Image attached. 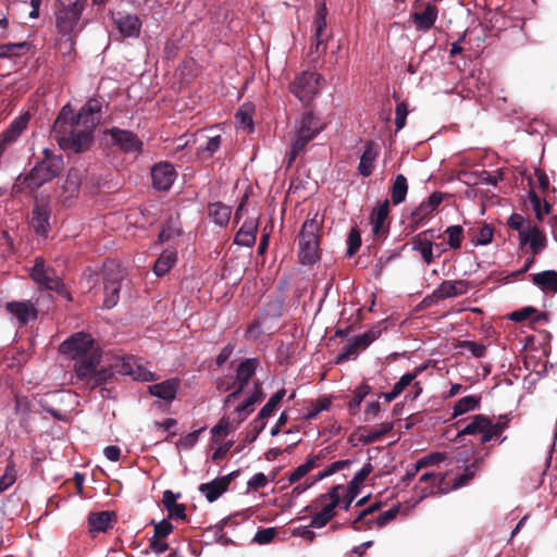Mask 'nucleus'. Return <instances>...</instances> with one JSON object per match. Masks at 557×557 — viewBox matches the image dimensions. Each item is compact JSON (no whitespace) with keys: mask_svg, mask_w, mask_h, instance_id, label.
<instances>
[{"mask_svg":"<svg viewBox=\"0 0 557 557\" xmlns=\"http://www.w3.org/2000/svg\"><path fill=\"white\" fill-rule=\"evenodd\" d=\"M52 132L59 146L63 150L74 153L88 150L94 139L91 133L75 126L74 112L70 104H65L59 112L53 123Z\"/></svg>","mask_w":557,"mask_h":557,"instance_id":"f257e3e1","label":"nucleus"},{"mask_svg":"<svg viewBox=\"0 0 557 557\" xmlns=\"http://www.w3.org/2000/svg\"><path fill=\"white\" fill-rule=\"evenodd\" d=\"M87 0H55L54 18L57 32L66 36L70 49L74 46V37L83 29L82 15Z\"/></svg>","mask_w":557,"mask_h":557,"instance_id":"f03ea898","label":"nucleus"},{"mask_svg":"<svg viewBox=\"0 0 557 557\" xmlns=\"http://www.w3.org/2000/svg\"><path fill=\"white\" fill-rule=\"evenodd\" d=\"M44 158L24 176L17 177V184L28 189H36L59 176L64 169L62 154H54L50 149L42 150Z\"/></svg>","mask_w":557,"mask_h":557,"instance_id":"7ed1b4c3","label":"nucleus"},{"mask_svg":"<svg viewBox=\"0 0 557 557\" xmlns=\"http://www.w3.org/2000/svg\"><path fill=\"white\" fill-rule=\"evenodd\" d=\"M324 222V215L319 211L310 219H307L298 235L299 260L302 264H313L320 258L319 237Z\"/></svg>","mask_w":557,"mask_h":557,"instance_id":"20e7f679","label":"nucleus"},{"mask_svg":"<svg viewBox=\"0 0 557 557\" xmlns=\"http://www.w3.org/2000/svg\"><path fill=\"white\" fill-rule=\"evenodd\" d=\"M509 421L510 418L507 414L499 416L495 422L485 414H474L471 417L470 422L458 431L457 438L465 435H481L480 444L485 445L492 440L499 437L508 429Z\"/></svg>","mask_w":557,"mask_h":557,"instance_id":"39448f33","label":"nucleus"},{"mask_svg":"<svg viewBox=\"0 0 557 557\" xmlns=\"http://www.w3.org/2000/svg\"><path fill=\"white\" fill-rule=\"evenodd\" d=\"M101 354L99 350L90 351L88 356L79 358L74 366L77 380L84 382L91 389L110 380V371H108L107 367L98 369Z\"/></svg>","mask_w":557,"mask_h":557,"instance_id":"423d86ee","label":"nucleus"},{"mask_svg":"<svg viewBox=\"0 0 557 557\" xmlns=\"http://www.w3.org/2000/svg\"><path fill=\"white\" fill-rule=\"evenodd\" d=\"M327 9L324 2L320 3L315 11L314 21L312 23V39L309 52L307 54L308 62L317 66L321 58L327 49V40L330 35L326 32Z\"/></svg>","mask_w":557,"mask_h":557,"instance_id":"0eeeda50","label":"nucleus"},{"mask_svg":"<svg viewBox=\"0 0 557 557\" xmlns=\"http://www.w3.org/2000/svg\"><path fill=\"white\" fill-rule=\"evenodd\" d=\"M32 280L49 290H53L59 295L72 300V297L66 289L62 280L55 275V271L51 267H46L45 260L41 257L35 259L34 265L29 273Z\"/></svg>","mask_w":557,"mask_h":557,"instance_id":"6e6552de","label":"nucleus"},{"mask_svg":"<svg viewBox=\"0 0 557 557\" xmlns=\"http://www.w3.org/2000/svg\"><path fill=\"white\" fill-rule=\"evenodd\" d=\"M123 272L114 261H107L103 264V307L112 309L120 300V292L123 281Z\"/></svg>","mask_w":557,"mask_h":557,"instance_id":"1a4fd4ad","label":"nucleus"},{"mask_svg":"<svg viewBox=\"0 0 557 557\" xmlns=\"http://www.w3.org/2000/svg\"><path fill=\"white\" fill-rule=\"evenodd\" d=\"M323 77L317 72H302L289 85V90L302 103H309L321 89Z\"/></svg>","mask_w":557,"mask_h":557,"instance_id":"9d476101","label":"nucleus"},{"mask_svg":"<svg viewBox=\"0 0 557 557\" xmlns=\"http://www.w3.org/2000/svg\"><path fill=\"white\" fill-rule=\"evenodd\" d=\"M94 345L95 342L90 334L77 332L62 342L59 350L71 359H79L88 356L90 351H98Z\"/></svg>","mask_w":557,"mask_h":557,"instance_id":"9b49d317","label":"nucleus"},{"mask_svg":"<svg viewBox=\"0 0 557 557\" xmlns=\"http://www.w3.org/2000/svg\"><path fill=\"white\" fill-rule=\"evenodd\" d=\"M107 369L110 371V379L117 374L129 375L138 381H149L151 377V373L145 367L137 364L133 357H115Z\"/></svg>","mask_w":557,"mask_h":557,"instance_id":"f8f14e48","label":"nucleus"},{"mask_svg":"<svg viewBox=\"0 0 557 557\" xmlns=\"http://www.w3.org/2000/svg\"><path fill=\"white\" fill-rule=\"evenodd\" d=\"M324 128L325 123L312 111H308L301 115L294 139L307 146Z\"/></svg>","mask_w":557,"mask_h":557,"instance_id":"ddd939ff","label":"nucleus"},{"mask_svg":"<svg viewBox=\"0 0 557 557\" xmlns=\"http://www.w3.org/2000/svg\"><path fill=\"white\" fill-rule=\"evenodd\" d=\"M152 187L156 190H169L177 177L174 165L168 161L156 163L151 170Z\"/></svg>","mask_w":557,"mask_h":557,"instance_id":"4468645a","label":"nucleus"},{"mask_svg":"<svg viewBox=\"0 0 557 557\" xmlns=\"http://www.w3.org/2000/svg\"><path fill=\"white\" fill-rule=\"evenodd\" d=\"M112 144L125 153H140L143 150V141L138 136L126 129L113 127L108 131Z\"/></svg>","mask_w":557,"mask_h":557,"instance_id":"2eb2a0df","label":"nucleus"},{"mask_svg":"<svg viewBox=\"0 0 557 557\" xmlns=\"http://www.w3.org/2000/svg\"><path fill=\"white\" fill-rule=\"evenodd\" d=\"M238 471H233L232 473L216 478L208 483H202L199 485V492L205 495L209 503L215 502L222 494H224L233 481L235 476H237Z\"/></svg>","mask_w":557,"mask_h":557,"instance_id":"dca6fc26","label":"nucleus"},{"mask_svg":"<svg viewBox=\"0 0 557 557\" xmlns=\"http://www.w3.org/2000/svg\"><path fill=\"white\" fill-rule=\"evenodd\" d=\"M469 282L465 280L443 281L437 288H435L430 298L438 301L447 298L458 297L465 295L469 290Z\"/></svg>","mask_w":557,"mask_h":557,"instance_id":"f3484780","label":"nucleus"},{"mask_svg":"<svg viewBox=\"0 0 557 557\" xmlns=\"http://www.w3.org/2000/svg\"><path fill=\"white\" fill-rule=\"evenodd\" d=\"M112 20L123 37L136 38L139 36L141 22L137 15L117 12L116 14H112Z\"/></svg>","mask_w":557,"mask_h":557,"instance_id":"a211bd4d","label":"nucleus"},{"mask_svg":"<svg viewBox=\"0 0 557 557\" xmlns=\"http://www.w3.org/2000/svg\"><path fill=\"white\" fill-rule=\"evenodd\" d=\"M372 470L373 467L370 462L364 463L363 467L355 474L352 480L349 482L347 492L343 497L344 510H349L351 503L360 492L361 484L367 480Z\"/></svg>","mask_w":557,"mask_h":557,"instance_id":"6ab92c4d","label":"nucleus"},{"mask_svg":"<svg viewBox=\"0 0 557 557\" xmlns=\"http://www.w3.org/2000/svg\"><path fill=\"white\" fill-rule=\"evenodd\" d=\"M432 237V231L428 230L412 239V249L420 253L426 264H431L435 259Z\"/></svg>","mask_w":557,"mask_h":557,"instance_id":"aec40b11","label":"nucleus"},{"mask_svg":"<svg viewBox=\"0 0 557 557\" xmlns=\"http://www.w3.org/2000/svg\"><path fill=\"white\" fill-rule=\"evenodd\" d=\"M438 9L434 3L429 2L422 12H414L411 14V18L418 30H430L437 18Z\"/></svg>","mask_w":557,"mask_h":557,"instance_id":"412c9836","label":"nucleus"},{"mask_svg":"<svg viewBox=\"0 0 557 557\" xmlns=\"http://www.w3.org/2000/svg\"><path fill=\"white\" fill-rule=\"evenodd\" d=\"M178 386V379H170L161 383L150 385L149 392L152 396H156L166 401H171L175 398Z\"/></svg>","mask_w":557,"mask_h":557,"instance_id":"4be33fe9","label":"nucleus"},{"mask_svg":"<svg viewBox=\"0 0 557 557\" xmlns=\"http://www.w3.org/2000/svg\"><path fill=\"white\" fill-rule=\"evenodd\" d=\"M180 494H174L172 491L166 490L163 492L162 503L168 511L170 519L187 520L186 507L184 504L176 503Z\"/></svg>","mask_w":557,"mask_h":557,"instance_id":"5701e85b","label":"nucleus"},{"mask_svg":"<svg viewBox=\"0 0 557 557\" xmlns=\"http://www.w3.org/2000/svg\"><path fill=\"white\" fill-rule=\"evenodd\" d=\"M253 393L236 408V412L238 413V424L242 423L247 418L249 412L253 411V406L264 398L261 382L256 381L253 383Z\"/></svg>","mask_w":557,"mask_h":557,"instance_id":"b1692460","label":"nucleus"},{"mask_svg":"<svg viewBox=\"0 0 557 557\" xmlns=\"http://www.w3.org/2000/svg\"><path fill=\"white\" fill-rule=\"evenodd\" d=\"M5 309L8 312L17 318L21 324H26L30 315L33 319L37 318V311L29 301H11L7 302Z\"/></svg>","mask_w":557,"mask_h":557,"instance_id":"393cba45","label":"nucleus"},{"mask_svg":"<svg viewBox=\"0 0 557 557\" xmlns=\"http://www.w3.org/2000/svg\"><path fill=\"white\" fill-rule=\"evenodd\" d=\"M520 243L521 245L529 243L533 253L536 255L544 249L546 238L537 226H532L528 231H520Z\"/></svg>","mask_w":557,"mask_h":557,"instance_id":"a878e982","label":"nucleus"},{"mask_svg":"<svg viewBox=\"0 0 557 557\" xmlns=\"http://www.w3.org/2000/svg\"><path fill=\"white\" fill-rule=\"evenodd\" d=\"M377 157V151L375 150L374 143L368 141L364 146V151L360 157V162L358 165V172L360 175L368 177L372 174L374 169V161Z\"/></svg>","mask_w":557,"mask_h":557,"instance_id":"bb28decb","label":"nucleus"},{"mask_svg":"<svg viewBox=\"0 0 557 557\" xmlns=\"http://www.w3.org/2000/svg\"><path fill=\"white\" fill-rule=\"evenodd\" d=\"M61 400L62 393L55 391L42 395L39 398L38 404L41 407V409L51 414V417L59 421H62L64 419V414L61 412V410L54 407V405L60 403Z\"/></svg>","mask_w":557,"mask_h":557,"instance_id":"cd10ccee","label":"nucleus"},{"mask_svg":"<svg viewBox=\"0 0 557 557\" xmlns=\"http://www.w3.org/2000/svg\"><path fill=\"white\" fill-rule=\"evenodd\" d=\"M114 520L115 513L108 510L90 512L88 516L89 528L95 532H106Z\"/></svg>","mask_w":557,"mask_h":557,"instance_id":"c85d7f7f","label":"nucleus"},{"mask_svg":"<svg viewBox=\"0 0 557 557\" xmlns=\"http://www.w3.org/2000/svg\"><path fill=\"white\" fill-rule=\"evenodd\" d=\"M257 227V219L246 221L235 236V244L251 247L256 242Z\"/></svg>","mask_w":557,"mask_h":557,"instance_id":"c756f323","label":"nucleus"},{"mask_svg":"<svg viewBox=\"0 0 557 557\" xmlns=\"http://www.w3.org/2000/svg\"><path fill=\"white\" fill-rule=\"evenodd\" d=\"M258 366L259 359L257 358H248L242 361L236 370V384L245 388L256 373Z\"/></svg>","mask_w":557,"mask_h":557,"instance_id":"7c9ffc66","label":"nucleus"},{"mask_svg":"<svg viewBox=\"0 0 557 557\" xmlns=\"http://www.w3.org/2000/svg\"><path fill=\"white\" fill-rule=\"evenodd\" d=\"M176 259L177 252L174 248H166L165 250H163L159 258L156 260L153 265V272L156 273V275H165L175 264Z\"/></svg>","mask_w":557,"mask_h":557,"instance_id":"2f4dec72","label":"nucleus"},{"mask_svg":"<svg viewBox=\"0 0 557 557\" xmlns=\"http://www.w3.org/2000/svg\"><path fill=\"white\" fill-rule=\"evenodd\" d=\"M532 282L543 292L557 293V271L546 270L532 275Z\"/></svg>","mask_w":557,"mask_h":557,"instance_id":"473e14b6","label":"nucleus"},{"mask_svg":"<svg viewBox=\"0 0 557 557\" xmlns=\"http://www.w3.org/2000/svg\"><path fill=\"white\" fill-rule=\"evenodd\" d=\"M556 189L540 195L534 188L529 190V198L532 203V209H552L556 205Z\"/></svg>","mask_w":557,"mask_h":557,"instance_id":"72a5a7b5","label":"nucleus"},{"mask_svg":"<svg viewBox=\"0 0 557 557\" xmlns=\"http://www.w3.org/2000/svg\"><path fill=\"white\" fill-rule=\"evenodd\" d=\"M182 234V227L180 222V214L176 213L175 218H170L159 234V243H165L178 237Z\"/></svg>","mask_w":557,"mask_h":557,"instance_id":"f704fd0d","label":"nucleus"},{"mask_svg":"<svg viewBox=\"0 0 557 557\" xmlns=\"http://www.w3.org/2000/svg\"><path fill=\"white\" fill-rule=\"evenodd\" d=\"M50 211H32V215L28 216L29 224L36 232V234L46 236L50 230Z\"/></svg>","mask_w":557,"mask_h":557,"instance_id":"c9c22d12","label":"nucleus"},{"mask_svg":"<svg viewBox=\"0 0 557 557\" xmlns=\"http://www.w3.org/2000/svg\"><path fill=\"white\" fill-rule=\"evenodd\" d=\"M391 199L394 206L400 205L405 199L408 191L407 178L403 174H398L391 187Z\"/></svg>","mask_w":557,"mask_h":557,"instance_id":"e433bc0d","label":"nucleus"},{"mask_svg":"<svg viewBox=\"0 0 557 557\" xmlns=\"http://www.w3.org/2000/svg\"><path fill=\"white\" fill-rule=\"evenodd\" d=\"M285 394V388H281L275 394H273L268 400V403L261 408V410L259 411L258 416L255 419L259 420V422H267V418L273 414L274 410L280 405Z\"/></svg>","mask_w":557,"mask_h":557,"instance_id":"4c0bfd02","label":"nucleus"},{"mask_svg":"<svg viewBox=\"0 0 557 557\" xmlns=\"http://www.w3.org/2000/svg\"><path fill=\"white\" fill-rule=\"evenodd\" d=\"M320 461V456L318 455H309L306 462L298 466L288 476V481L290 484L298 482L301 478L308 474L312 469L318 467Z\"/></svg>","mask_w":557,"mask_h":557,"instance_id":"58836bf2","label":"nucleus"},{"mask_svg":"<svg viewBox=\"0 0 557 557\" xmlns=\"http://www.w3.org/2000/svg\"><path fill=\"white\" fill-rule=\"evenodd\" d=\"M336 515L334 505L325 504L319 512L312 516L309 527L321 529L325 527Z\"/></svg>","mask_w":557,"mask_h":557,"instance_id":"ea45409f","label":"nucleus"},{"mask_svg":"<svg viewBox=\"0 0 557 557\" xmlns=\"http://www.w3.org/2000/svg\"><path fill=\"white\" fill-rule=\"evenodd\" d=\"M393 428V422H383L377 429H371L367 434H361L359 441L364 445L375 443L380 441L384 435L389 433Z\"/></svg>","mask_w":557,"mask_h":557,"instance_id":"a19ab883","label":"nucleus"},{"mask_svg":"<svg viewBox=\"0 0 557 557\" xmlns=\"http://www.w3.org/2000/svg\"><path fill=\"white\" fill-rule=\"evenodd\" d=\"M480 395H469L460 398L454 406V417L461 416L468 411H471L480 406Z\"/></svg>","mask_w":557,"mask_h":557,"instance_id":"79ce46f5","label":"nucleus"},{"mask_svg":"<svg viewBox=\"0 0 557 557\" xmlns=\"http://www.w3.org/2000/svg\"><path fill=\"white\" fill-rule=\"evenodd\" d=\"M446 200L445 207L451 206L454 196L442 191H434L426 200L422 201L417 209H437Z\"/></svg>","mask_w":557,"mask_h":557,"instance_id":"37998d69","label":"nucleus"},{"mask_svg":"<svg viewBox=\"0 0 557 557\" xmlns=\"http://www.w3.org/2000/svg\"><path fill=\"white\" fill-rule=\"evenodd\" d=\"M28 49L29 44L26 41L0 44V59H10L13 57H18Z\"/></svg>","mask_w":557,"mask_h":557,"instance_id":"c03bdc74","label":"nucleus"},{"mask_svg":"<svg viewBox=\"0 0 557 557\" xmlns=\"http://www.w3.org/2000/svg\"><path fill=\"white\" fill-rule=\"evenodd\" d=\"M483 458L484 457H475L473 462L466 467L465 472L455 478L453 488H460L468 484V482L474 478V470L481 467Z\"/></svg>","mask_w":557,"mask_h":557,"instance_id":"a18cd8bd","label":"nucleus"},{"mask_svg":"<svg viewBox=\"0 0 557 557\" xmlns=\"http://www.w3.org/2000/svg\"><path fill=\"white\" fill-rule=\"evenodd\" d=\"M265 425L267 422H259V420L253 419L249 424V429L246 432L244 441L236 447L235 451L239 453L244 449L246 444L255 442L259 434L264 430Z\"/></svg>","mask_w":557,"mask_h":557,"instance_id":"49530a36","label":"nucleus"},{"mask_svg":"<svg viewBox=\"0 0 557 557\" xmlns=\"http://www.w3.org/2000/svg\"><path fill=\"white\" fill-rule=\"evenodd\" d=\"M360 350H363V348H361V344L355 336L351 341L343 346L341 352L336 357V363H342L349 359L356 358Z\"/></svg>","mask_w":557,"mask_h":557,"instance_id":"de8ad7c7","label":"nucleus"},{"mask_svg":"<svg viewBox=\"0 0 557 557\" xmlns=\"http://www.w3.org/2000/svg\"><path fill=\"white\" fill-rule=\"evenodd\" d=\"M100 122V115L95 114H85L82 115V110L77 113V115H74V124L77 128L88 131V133H94V129Z\"/></svg>","mask_w":557,"mask_h":557,"instance_id":"09e8293b","label":"nucleus"},{"mask_svg":"<svg viewBox=\"0 0 557 557\" xmlns=\"http://www.w3.org/2000/svg\"><path fill=\"white\" fill-rule=\"evenodd\" d=\"M343 485L338 484V485H335L333 486L327 493H324V494H321L317 499L315 502L310 505V506H307L306 507V510L307 511H310L312 506L313 505H317L318 503H323L325 502L326 499H331V502L329 503V505H334V507H338V506H343V499L341 498V494L339 492L343 490Z\"/></svg>","mask_w":557,"mask_h":557,"instance_id":"8fccbe9b","label":"nucleus"},{"mask_svg":"<svg viewBox=\"0 0 557 557\" xmlns=\"http://www.w3.org/2000/svg\"><path fill=\"white\" fill-rule=\"evenodd\" d=\"M504 180V171L502 169L497 170L495 174H492L488 171L482 170L478 172V178L474 181H467L468 185H476V184H490L497 185L499 181Z\"/></svg>","mask_w":557,"mask_h":557,"instance_id":"3c124183","label":"nucleus"},{"mask_svg":"<svg viewBox=\"0 0 557 557\" xmlns=\"http://www.w3.org/2000/svg\"><path fill=\"white\" fill-rule=\"evenodd\" d=\"M16 478L17 471L15 463L11 458H9L4 473L0 476V493L11 487L15 483Z\"/></svg>","mask_w":557,"mask_h":557,"instance_id":"603ef678","label":"nucleus"},{"mask_svg":"<svg viewBox=\"0 0 557 557\" xmlns=\"http://www.w3.org/2000/svg\"><path fill=\"white\" fill-rule=\"evenodd\" d=\"M222 139L220 135L209 136L203 146H199L198 154L201 158L209 159L220 149Z\"/></svg>","mask_w":557,"mask_h":557,"instance_id":"864d4df0","label":"nucleus"},{"mask_svg":"<svg viewBox=\"0 0 557 557\" xmlns=\"http://www.w3.org/2000/svg\"><path fill=\"white\" fill-rule=\"evenodd\" d=\"M370 392L371 387L366 383H362L356 387V389L354 391L352 398L348 401V408L351 414H355L357 412L362 400Z\"/></svg>","mask_w":557,"mask_h":557,"instance_id":"5fc2aeb1","label":"nucleus"},{"mask_svg":"<svg viewBox=\"0 0 557 557\" xmlns=\"http://www.w3.org/2000/svg\"><path fill=\"white\" fill-rule=\"evenodd\" d=\"M447 244L451 249H459L463 238V228L460 225H451L445 230Z\"/></svg>","mask_w":557,"mask_h":557,"instance_id":"6e6d98bb","label":"nucleus"},{"mask_svg":"<svg viewBox=\"0 0 557 557\" xmlns=\"http://www.w3.org/2000/svg\"><path fill=\"white\" fill-rule=\"evenodd\" d=\"M422 371H423V368L419 367V368H416L412 372L405 373L394 384L393 389L398 395H400L406 389V387H408Z\"/></svg>","mask_w":557,"mask_h":557,"instance_id":"4d7b16f0","label":"nucleus"},{"mask_svg":"<svg viewBox=\"0 0 557 557\" xmlns=\"http://www.w3.org/2000/svg\"><path fill=\"white\" fill-rule=\"evenodd\" d=\"M331 405V400L326 397H321L318 398L315 401H311V407L309 408L306 414V419H315L321 411L329 410Z\"/></svg>","mask_w":557,"mask_h":557,"instance_id":"13d9d810","label":"nucleus"},{"mask_svg":"<svg viewBox=\"0 0 557 557\" xmlns=\"http://www.w3.org/2000/svg\"><path fill=\"white\" fill-rule=\"evenodd\" d=\"M235 428L231 424L227 418L223 417L219 420V422L212 428V438L214 442H218L219 437L226 436L230 432L234 431Z\"/></svg>","mask_w":557,"mask_h":557,"instance_id":"bf43d9fd","label":"nucleus"},{"mask_svg":"<svg viewBox=\"0 0 557 557\" xmlns=\"http://www.w3.org/2000/svg\"><path fill=\"white\" fill-rule=\"evenodd\" d=\"M388 213L389 211H371L370 222L372 224V232L374 235H380L382 233Z\"/></svg>","mask_w":557,"mask_h":557,"instance_id":"052dcab7","label":"nucleus"},{"mask_svg":"<svg viewBox=\"0 0 557 557\" xmlns=\"http://www.w3.org/2000/svg\"><path fill=\"white\" fill-rule=\"evenodd\" d=\"M361 246V235L357 226L351 227L347 239V255L352 257Z\"/></svg>","mask_w":557,"mask_h":557,"instance_id":"680f3d73","label":"nucleus"},{"mask_svg":"<svg viewBox=\"0 0 557 557\" xmlns=\"http://www.w3.org/2000/svg\"><path fill=\"white\" fill-rule=\"evenodd\" d=\"M382 507V503L381 502H375L373 503L372 505H370L369 507H367L366 509L361 510L357 518L350 523V527L355 530V531H360L361 528H360V522L363 521V519L366 517H368L369 515H372L374 513L375 511L380 510Z\"/></svg>","mask_w":557,"mask_h":557,"instance_id":"e2e57ef3","label":"nucleus"},{"mask_svg":"<svg viewBox=\"0 0 557 557\" xmlns=\"http://www.w3.org/2000/svg\"><path fill=\"white\" fill-rule=\"evenodd\" d=\"M459 347L467 349L475 358H482L486 354V346L473 341H462L459 343Z\"/></svg>","mask_w":557,"mask_h":557,"instance_id":"0e129e2a","label":"nucleus"},{"mask_svg":"<svg viewBox=\"0 0 557 557\" xmlns=\"http://www.w3.org/2000/svg\"><path fill=\"white\" fill-rule=\"evenodd\" d=\"M205 431V428H200L199 430L193 431L184 436H182L177 442V447H182L184 449L193 448L198 442L200 433Z\"/></svg>","mask_w":557,"mask_h":557,"instance_id":"69168bd1","label":"nucleus"},{"mask_svg":"<svg viewBox=\"0 0 557 557\" xmlns=\"http://www.w3.org/2000/svg\"><path fill=\"white\" fill-rule=\"evenodd\" d=\"M494 234V228L488 225L484 224L478 232V235L472 238V242L475 245H487L492 242Z\"/></svg>","mask_w":557,"mask_h":557,"instance_id":"338daca9","label":"nucleus"},{"mask_svg":"<svg viewBox=\"0 0 557 557\" xmlns=\"http://www.w3.org/2000/svg\"><path fill=\"white\" fill-rule=\"evenodd\" d=\"M446 459V454L445 453H440V451H436V453H431L422 458H420L417 462H418V468H425V467H429V466H435V465H438L440 462L444 461Z\"/></svg>","mask_w":557,"mask_h":557,"instance_id":"774afa93","label":"nucleus"}]
</instances>
